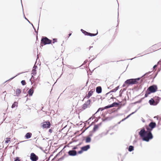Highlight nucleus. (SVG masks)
<instances>
[{"mask_svg": "<svg viewBox=\"0 0 161 161\" xmlns=\"http://www.w3.org/2000/svg\"><path fill=\"white\" fill-rule=\"evenodd\" d=\"M30 158L32 161H36L38 159V157L34 153H32L31 154Z\"/></svg>", "mask_w": 161, "mask_h": 161, "instance_id": "obj_5", "label": "nucleus"}, {"mask_svg": "<svg viewBox=\"0 0 161 161\" xmlns=\"http://www.w3.org/2000/svg\"><path fill=\"white\" fill-rule=\"evenodd\" d=\"M140 78L132 79L127 80L125 82V83L128 84H133L137 83V81L139 80Z\"/></svg>", "mask_w": 161, "mask_h": 161, "instance_id": "obj_3", "label": "nucleus"}, {"mask_svg": "<svg viewBox=\"0 0 161 161\" xmlns=\"http://www.w3.org/2000/svg\"><path fill=\"white\" fill-rule=\"evenodd\" d=\"M14 161H20L19 160V158H17Z\"/></svg>", "mask_w": 161, "mask_h": 161, "instance_id": "obj_31", "label": "nucleus"}, {"mask_svg": "<svg viewBox=\"0 0 161 161\" xmlns=\"http://www.w3.org/2000/svg\"><path fill=\"white\" fill-rule=\"evenodd\" d=\"M125 86V84H124L123 85V86Z\"/></svg>", "mask_w": 161, "mask_h": 161, "instance_id": "obj_38", "label": "nucleus"}, {"mask_svg": "<svg viewBox=\"0 0 161 161\" xmlns=\"http://www.w3.org/2000/svg\"><path fill=\"white\" fill-rule=\"evenodd\" d=\"M149 125L153 129L155 126L156 124L155 123L151 122L149 124Z\"/></svg>", "mask_w": 161, "mask_h": 161, "instance_id": "obj_13", "label": "nucleus"}, {"mask_svg": "<svg viewBox=\"0 0 161 161\" xmlns=\"http://www.w3.org/2000/svg\"><path fill=\"white\" fill-rule=\"evenodd\" d=\"M10 139H11L10 138H7L5 140V142L7 143H8L10 141Z\"/></svg>", "mask_w": 161, "mask_h": 161, "instance_id": "obj_19", "label": "nucleus"}, {"mask_svg": "<svg viewBox=\"0 0 161 161\" xmlns=\"http://www.w3.org/2000/svg\"><path fill=\"white\" fill-rule=\"evenodd\" d=\"M96 92L98 93H100L102 92V89L101 87L98 86L96 88Z\"/></svg>", "mask_w": 161, "mask_h": 161, "instance_id": "obj_11", "label": "nucleus"}, {"mask_svg": "<svg viewBox=\"0 0 161 161\" xmlns=\"http://www.w3.org/2000/svg\"><path fill=\"white\" fill-rule=\"evenodd\" d=\"M134 113V112H133L131 114H129V115H128L127 117L126 118V119L128 118V117H129L131 114H133Z\"/></svg>", "mask_w": 161, "mask_h": 161, "instance_id": "obj_27", "label": "nucleus"}, {"mask_svg": "<svg viewBox=\"0 0 161 161\" xmlns=\"http://www.w3.org/2000/svg\"><path fill=\"white\" fill-rule=\"evenodd\" d=\"M50 124L49 122H45L42 123V126L43 128H49Z\"/></svg>", "mask_w": 161, "mask_h": 161, "instance_id": "obj_6", "label": "nucleus"}, {"mask_svg": "<svg viewBox=\"0 0 161 161\" xmlns=\"http://www.w3.org/2000/svg\"><path fill=\"white\" fill-rule=\"evenodd\" d=\"M157 67V65H155L153 67V68L154 69L156 67Z\"/></svg>", "mask_w": 161, "mask_h": 161, "instance_id": "obj_32", "label": "nucleus"}, {"mask_svg": "<svg viewBox=\"0 0 161 161\" xmlns=\"http://www.w3.org/2000/svg\"><path fill=\"white\" fill-rule=\"evenodd\" d=\"M31 133H27L26 134L25 136L26 138L29 139L31 137Z\"/></svg>", "mask_w": 161, "mask_h": 161, "instance_id": "obj_15", "label": "nucleus"}, {"mask_svg": "<svg viewBox=\"0 0 161 161\" xmlns=\"http://www.w3.org/2000/svg\"><path fill=\"white\" fill-rule=\"evenodd\" d=\"M33 92V89H31L29 90L28 92L30 96H32Z\"/></svg>", "mask_w": 161, "mask_h": 161, "instance_id": "obj_16", "label": "nucleus"}, {"mask_svg": "<svg viewBox=\"0 0 161 161\" xmlns=\"http://www.w3.org/2000/svg\"><path fill=\"white\" fill-rule=\"evenodd\" d=\"M41 41L44 45L49 44L51 42V40L45 37H44L42 39Z\"/></svg>", "mask_w": 161, "mask_h": 161, "instance_id": "obj_4", "label": "nucleus"}, {"mask_svg": "<svg viewBox=\"0 0 161 161\" xmlns=\"http://www.w3.org/2000/svg\"><path fill=\"white\" fill-rule=\"evenodd\" d=\"M90 103V100H88L86 103L84 104L83 106V108L85 109L86 108L88 107L89 106Z\"/></svg>", "mask_w": 161, "mask_h": 161, "instance_id": "obj_7", "label": "nucleus"}, {"mask_svg": "<svg viewBox=\"0 0 161 161\" xmlns=\"http://www.w3.org/2000/svg\"><path fill=\"white\" fill-rule=\"evenodd\" d=\"M96 35H97V34H94L89 33V35L90 36H95Z\"/></svg>", "mask_w": 161, "mask_h": 161, "instance_id": "obj_24", "label": "nucleus"}, {"mask_svg": "<svg viewBox=\"0 0 161 161\" xmlns=\"http://www.w3.org/2000/svg\"><path fill=\"white\" fill-rule=\"evenodd\" d=\"M98 128V126L97 125H95L94 127V130H96Z\"/></svg>", "mask_w": 161, "mask_h": 161, "instance_id": "obj_25", "label": "nucleus"}, {"mask_svg": "<svg viewBox=\"0 0 161 161\" xmlns=\"http://www.w3.org/2000/svg\"><path fill=\"white\" fill-rule=\"evenodd\" d=\"M36 68V66H34V67H33V69H35Z\"/></svg>", "mask_w": 161, "mask_h": 161, "instance_id": "obj_33", "label": "nucleus"}, {"mask_svg": "<svg viewBox=\"0 0 161 161\" xmlns=\"http://www.w3.org/2000/svg\"><path fill=\"white\" fill-rule=\"evenodd\" d=\"M125 119H126V118H125L123 119L122 120V121H124V120H125Z\"/></svg>", "mask_w": 161, "mask_h": 161, "instance_id": "obj_35", "label": "nucleus"}, {"mask_svg": "<svg viewBox=\"0 0 161 161\" xmlns=\"http://www.w3.org/2000/svg\"><path fill=\"white\" fill-rule=\"evenodd\" d=\"M70 156H75L76 154V152L75 150L70 151L68 152Z\"/></svg>", "mask_w": 161, "mask_h": 161, "instance_id": "obj_8", "label": "nucleus"}, {"mask_svg": "<svg viewBox=\"0 0 161 161\" xmlns=\"http://www.w3.org/2000/svg\"><path fill=\"white\" fill-rule=\"evenodd\" d=\"M90 148V146L89 145H86L81 147V150L83 151H86Z\"/></svg>", "mask_w": 161, "mask_h": 161, "instance_id": "obj_10", "label": "nucleus"}, {"mask_svg": "<svg viewBox=\"0 0 161 161\" xmlns=\"http://www.w3.org/2000/svg\"><path fill=\"white\" fill-rule=\"evenodd\" d=\"M35 71L36 70H35V69H33L32 70V73L33 74H35L36 73Z\"/></svg>", "mask_w": 161, "mask_h": 161, "instance_id": "obj_26", "label": "nucleus"}, {"mask_svg": "<svg viewBox=\"0 0 161 161\" xmlns=\"http://www.w3.org/2000/svg\"><path fill=\"white\" fill-rule=\"evenodd\" d=\"M21 92V91L20 89H17L16 91V95L18 96Z\"/></svg>", "mask_w": 161, "mask_h": 161, "instance_id": "obj_17", "label": "nucleus"}, {"mask_svg": "<svg viewBox=\"0 0 161 161\" xmlns=\"http://www.w3.org/2000/svg\"><path fill=\"white\" fill-rule=\"evenodd\" d=\"M91 137L87 136L86 140V143H88L91 142Z\"/></svg>", "mask_w": 161, "mask_h": 161, "instance_id": "obj_14", "label": "nucleus"}, {"mask_svg": "<svg viewBox=\"0 0 161 161\" xmlns=\"http://www.w3.org/2000/svg\"><path fill=\"white\" fill-rule=\"evenodd\" d=\"M21 83L23 85H24L25 84V80H22L21 81Z\"/></svg>", "mask_w": 161, "mask_h": 161, "instance_id": "obj_23", "label": "nucleus"}, {"mask_svg": "<svg viewBox=\"0 0 161 161\" xmlns=\"http://www.w3.org/2000/svg\"><path fill=\"white\" fill-rule=\"evenodd\" d=\"M117 103H113V104L109 105V106H105L104 107V108L107 109V108H112V107H114L115 106V105H117Z\"/></svg>", "mask_w": 161, "mask_h": 161, "instance_id": "obj_9", "label": "nucleus"}, {"mask_svg": "<svg viewBox=\"0 0 161 161\" xmlns=\"http://www.w3.org/2000/svg\"><path fill=\"white\" fill-rule=\"evenodd\" d=\"M134 150V147L131 146H130L129 148V151L131 152Z\"/></svg>", "mask_w": 161, "mask_h": 161, "instance_id": "obj_21", "label": "nucleus"}, {"mask_svg": "<svg viewBox=\"0 0 161 161\" xmlns=\"http://www.w3.org/2000/svg\"><path fill=\"white\" fill-rule=\"evenodd\" d=\"M18 103L16 102H14L12 106V108H13L15 106H17Z\"/></svg>", "mask_w": 161, "mask_h": 161, "instance_id": "obj_20", "label": "nucleus"}, {"mask_svg": "<svg viewBox=\"0 0 161 161\" xmlns=\"http://www.w3.org/2000/svg\"><path fill=\"white\" fill-rule=\"evenodd\" d=\"M139 135L143 141L147 142L153 138V135L151 132L146 131L144 129H142L140 130Z\"/></svg>", "mask_w": 161, "mask_h": 161, "instance_id": "obj_1", "label": "nucleus"}, {"mask_svg": "<svg viewBox=\"0 0 161 161\" xmlns=\"http://www.w3.org/2000/svg\"><path fill=\"white\" fill-rule=\"evenodd\" d=\"M119 87V86H117V87H116L115 88L112 90L110 91V92H116L118 90Z\"/></svg>", "mask_w": 161, "mask_h": 161, "instance_id": "obj_18", "label": "nucleus"}, {"mask_svg": "<svg viewBox=\"0 0 161 161\" xmlns=\"http://www.w3.org/2000/svg\"><path fill=\"white\" fill-rule=\"evenodd\" d=\"M83 151H82V150L81 151H80L78 152V153L79 154H80L82 153L83 152Z\"/></svg>", "mask_w": 161, "mask_h": 161, "instance_id": "obj_30", "label": "nucleus"}, {"mask_svg": "<svg viewBox=\"0 0 161 161\" xmlns=\"http://www.w3.org/2000/svg\"><path fill=\"white\" fill-rule=\"evenodd\" d=\"M157 90V87L155 85H153L150 86L147 89L146 93L145 94V96H147L151 93H154L156 92Z\"/></svg>", "mask_w": 161, "mask_h": 161, "instance_id": "obj_2", "label": "nucleus"}, {"mask_svg": "<svg viewBox=\"0 0 161 161\" xmlns=\"http://www.w3.org/2000/svg\"><path fill=\"white\" fill-rule=\"evenodd\" d=\"M16 76H17V75H16ZM15 77V76H14V77H13V78H10V79H9V80H12V79H13L14 77Z\"/></svg>", "mask_w": 161, "mask_h": 161, "instance_id": "obj_34", "label": "nucleus"}, {"mask_svg": "<svg viewBox=\"0 0 161 161\" xmlns=\"http://www.w3.org/2000/svg\"><path fill=\"white\" fill-rule=\"evenodd\" d=\"M81 31H82V32L83 33H87V32L86 31H84L82 29H81Z\"/></svg>", "mask_w": 161, "mask_h": 161, "instance_id": "obj_29", "label": "nucleus"}, {"mask_svg": "<svg viewBox=\"0 0 161 161\" xmlns=\"http://www.w3.org/2000/svg\"><path fill=\"white\" fill-rule=\"evenodd\" d=\"M53 43H54L55 42H56L57 41V39H53Z\"/></svg>", "mask_w": 161, "mask_h": 161, "instance_id": "obj_28", "label": "nucleus"}, {"mask_svg": "<svg viewBox=\"0 0 161 161\" xmlns=\"http://www.w3.org/2000/svg\"><path fill=\"white\" fill-rule=\"evenodd\" d=\"M49 131L50 132H52V130H51V129H50L49 130Z\"/></svg>", "mask_w": 161, "mask_h": 161, "instance_id": "obj_36", "label": "nucleus"}, {"mask_svg": "<svg viewBox=\"0 0 161 161\" xmlns=\"http://www.w3.org/2000/svg\"><path fill=\"white\" fill-rule=\"evenodd\" d=\"M71 35V34H69V36H70Z\"/></svg>", "mask_w": 161, "mask_h": 161, "instance_id": "obj_37", "label": "nucleus"}, {"mask_svg": "<svg viewBox=\"0 0 161 161\" xmlns=\"http://www.w3.org/2000/svg\"><path fill=\"white\" fill-rule=\"evenodd\" d=\"M149 103L151 105H156V104H155L154 103H155V101H154V100L153 99H151L149 101Z\"/></svg>", "mask_w": 161, "mask_h": 161, "instance_id": "obj_12", "label": "nucleus"}, {"mask_svg": "<svg viewBox=\"0 0 161 161\" xmlns=\"http://www.w3.org/2000/svg\"><path fill=\"white\" fill-rule=\"evenodd\" d=\"M92 91H90L89 92L87 96L88 98H89L92 95Z\"/></svg>", "mask_w": 161, "mask_h": 161, "instance_id": "obj_22", "label": "nucleus"}]
</instances>
